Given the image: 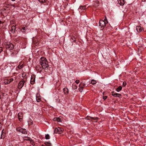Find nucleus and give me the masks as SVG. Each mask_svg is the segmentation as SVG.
<instances>
[{"label": "nucleus", "mask_w": 146, "mask_h": 146, "mask_svg": "<svg viewBox=\"0 0 146 146\" xmlns=\"http://www.w3.org/2000/svg\"><path fill=\"white\" fill-rule=\"evenodd\" d=\"M40 63L42 68L45 70L48 69V64L46 59L44 57H42L40 60Z\"/></svg>", "instance_id": "f257e3e1"}, {"label": "nucleus", "mask_w": 146, "mask_h": 146, "mask_svg": "<svg viewBox=\"0 0 146 146\" xmlns=\"http://www.w3.org/2000/svg\"><path fill=\"white\" fill-rule=\"evenodd\" d=\"M5 45L6 48L9 50H12L14 48L13 44L12 43L9 42H6L5 43Z\"/></svg>", "instance_id": "f03ea898"}, {"label": "nucleus", "mask_w": 146, "mask_h": 146, "mask_svg": "<svg viewBox=\"0 0 146 146\" xmlns=\"http://www.w3.org/2000/svg\"><path fill=\"white\" fill-rule=\"evenodd\" d=\"M27 78H25L22 79V80L20 81L18 84V88L19 89L21 88L24 85L25 83L27 82Z\"/></svg>", "instance_id": "7ed1b4c3"}, {"label": "nucleus", "mask_w": 146, "mask_h": 146, "mask_svg": "<svg viewBox=\"0 0 146 146\" xmlns=\"http://www.w3.org/2000/svg\"><path fill=\"white\" fill-rule=\"evenodd\" d=\"M108 21H105L102 20H100L99 22V25L101 27V28L103 29L106 26V24L108 23Z\"/></svg>", "instance_id": "20e7f679"}, {"label": "nucleus", "mask_w": 146, "mask_h": 146, "mask_svg": "<svg viewBox=\"0 0 146 146\" xmlns=\"http://www.w3.org/2000/svg\"><path fill=\"white\" fill-rule=\"evenodd\" d=\"M16 129L17 131H19L23 134H27V131L25 129H23L21 127H18Z\"/></svg>", "instance_id": "39448f33"}, {"label": "nucleus", "mask_w": 146, "mask_h": 146, "mask_svg": "<svg viewBox=\"0 0 146 146\" xmlns=\"http://www.w3.org/2000/svg\"><path fill=\"white\" fill-rule=\"evenodd\" d=\"M86 85L84 83H83L82 82H81L79 85V91L81 92H82L84 88L85 87Z\"/></svg>", "instance_id": "423d86ee"}, {"label": "nucleus", "mask_w": 146, "mask_h": 146, "mask_svg": "<svg viewBox=\"0 0 146 146\" xmlns=\"http://www.w3.org/2000/svg\"><path fill=\"white\" fill-rule=\"evenodd\" d=\"M63 130H62L59 127L56 128L54 130V132L55 133H61L62 132Z\"/></svg>", "instance_id": "0eeeda50"}, {"label": "nucleus", "mask_w": 146, "mask_h": 146, "mask_svg": "<svg viewBox=\"0 0 146 146\" xmlns=\"http://www.w3.org/2000/svg\"><path fill=\"white\" fill-rule=\"evenodd\" d=\"M35 76L34 75H32L31 76L30 83L32 84H33L35 82Z\"/></svg>", "instance_id": "6e6552de"}, {"label": "nucleus", "mask_w": 146, "mask_h": 146, "mask_svg": "<svg viewBox=\"0 0 146 146\" xmlns=\"http://www.w3.org/2000/svg\"><path fill=\"white\" fill-rule=\"evenodd\" d=\"M112 95L115 97H117L119 98H121V94L118 93H115L114 91H112L111 92Z\"/></svg>", "instance_id": "1a4fd4ad"}, {"label": "nucleus", "mask_w": 146, "mask_h": 146, "mask_svg": "<svg viewBox=\"0 0 146 146\" xmlns=\"http://www.w3.org/2000/svg\"><path fill=\"white\" fill-rule=\"evenodd\" d=\"M36 99L38 102H39L41 101V97L39 94L37 93L36 95Z\"/></svg>", "instance_id": "9d476101"}, {"label": "nucleus", "mask_w": 146, "mask_h": 146, "mask_svg": "<svg viewBox=\"0 0 146 146\" xmlns=\"http://www.w3.org/2000/svg\"><path fill=\"white\" fill-rule=\"evenodd\" d=\"M33 43L36 46L38 45L39 42L37 38H35L33 40Z\"/></svg>", "instance_id": "9b49d317"}, {"label": "nucleus", "mask_w": 146, "mask_h": 146, "mask_svg": "<svg viewBox=\"0 0 146 146\" xmlns=\"http://www.w3.org/2000/svg\"><path fill=\"white\" fill-rule=\"evenodd\" d=\"M18 116L19 120L21 121L22 120V117L23 116L22 113V112L19 113L18 114Z\"/></svg>", "instance_id": "f8f14e48"}, {"label": "nucleus", "mask_w": 146, "mask_h": 146, "mask_svg": "<svg viewBox=\"0 0 146 146\" xmlns=\"http://www.w3.org/2000/svg\"><path fill=\"white\" fill-rule=\"evenodd\" d=\"M63 92L65 95H67L69 93V90L67 88H65L63 89Z\"/></svg>", "instance_id": "ddd939ff"}, {"label": "nucleus", "mask_w": 146, "mask_h": 146, "mask_svg": "<svg viewBox=\"0 0 146 146\" xmlns=\"http://www.w3.org/2000/svg\"><path fill=\"white\" fill-rule=\"evenodd\" d=\"M118 3L121 5H123L125 3L124 0H118Z\"/></svg>", "instance_id": "4468645a"}, {"label": "nucleus", "mask_w": 146, "mask_h": 146, "mask_svg": "<svg viewBox=\"0 0 146 146\" xmlns=\"http://www.w3.org/2000/svg\"><path fill=\"white\" fill-rule=\"evenodd\" d=\"M36 70L38 71H41L42 70V68L39 65H37L36 67Z\"/></svg>", "instance_id": "2eb2a0df"}, {"label": "nucleus", "mask_w": 146, "mask_h": 146, "mask_svg": "<svg viewBox=\"0 0 146 146\" xmlns=\"http://www.w3.org/2000/svg\"><path fill=\"white\" fill-rule=\"evenodd\" d=\"M16 26H13L11 28V31L12 33H14L16 29Z\"/></svg>", "instance_id": "dca6fc26"}, {"label": "nucleus", "mask_w": 146, "mask_h": 146, "mask_svg": "<svg viewBox=\"0 0 146 146\" xmlns=\"http://www.w3.org/2000/svg\"><path fill=\"white\" fill-rule=\"evenodd\" d=\"M53 120L54 121H57V122H60L61 121V119L59 117H55L54 118Z\"/></svg>", "instance_id": "f3484780"}, {"label": "nucleus", "mask_w": 146, "mask_h": 146, "mask_svg": "<svg viewBox=\"0 0 146 146\" xmlns=\"http://www.w3.org/2000/svg\"><path fill=\"white\" fill-rule=\"evenodd\" d=\"M86 7L85 6H81L80 7L78 8V10L79 12L80 11H81L82 10H84L86 9Z\"/></svg>", "instance_id": "a211bd4d"}, {"label": "nucleus", "mask_w": 146, "mask_h": 146, "mask_svg": "<svg viewBox=\"0 0 146 146\" xmlns=\"http://www.w3.org/2000/svg\"><path fill=\"white\" fill-rule=\"evenodd\" d=\"M136 29H137V31L138 32L141 31L142 30V29H141V27L140 26L137 27Z\"/></svg>", "instance_id": "6ab92c4d"}, {"label": "nucleus", "mask_w": 146, "mask_h": 146, "mask_svg": "<svg viewBox=\"0 0 146 146\" xmlns=\"http://www.w3.org/2000/svg\"><path fill=\"white\" fill-rule=\"evenodd\" d=\"M25 26L24 25L23 27H22V29H21V31L22 32H25V31L26 30V29L27 28V27L26 26Z\"/></svg>", "instance_id": "aec40b11"}, {"label": "nucleus", "mask_w": 146, "mask_h": 146, "mask_svg": "<svg viewBox=\"0 0 146 146\" xmlns=\"http://www.w3.org/2000/svg\"><path fill=\"white\" fill-rule=\"evenodd\" d=\"M122 87L121 86H119L118 87V88H117V89H116V90L117 92H119L122 90Z\"/></svg>", "instance_id": "412c9836"}, {"label": "nucleus", "mask_w": 146, "mask_h": 146, "mask_svg": "<svg viewBox=\"0 0 146 146\" xmlns=\"http://www.w3.org/2000/svg\"><path fill=\"white\" fill-rule=\"evenodd\" d=\"M4 83L5 84L10 83L9 80L8 79H5L4 80Z\"/></svg>", "instance_id": "4be33fe9"}, {"label": "nucleus", "mask_w": 146, "mask_h": 146, "mask_svg": "<svg viewBox=\"0 0 146 146\" xmlns=\"http://www.w3.org/2000/svg\"><path fill=\"white\" fill-rule=\"evenodd\" d=\"M73 89L75 90L77 88V86L75 84H72V88Z\"/></svg>", "instance_id": "5701e85b"}, {"label": "nucleus", "mask_w": 146, "mask_h": 146, "mask_svg": "<svg viewBox=\"0 0 146 146\" xmlns=\"http://www.w3.org/2000/svg\"><path fill=\"white\" fill-rule=\"evenodd\" d=\"M44 144L48 146H51V143L49 142H46L44 143Z\"/></svg>", "instance_id": "b1692460"}, {"label": "nucleus", "mask_w": 146, "mask_h": 146, "mask_svg": "<svg viewBox=\"0 0 146 146\" xmlns=\"http://www.w3.org/2000/svg\"><path fill=\"white\" fill-rule=\"evenodd\" d=\"M96 83V81L94 80H91V83L93 85H94Z\"/></svg>", "instance_id": "393cba45"}, {"label": "nucleus", "mask_w": 146, "mask_h": 146, "mask_svg": "<svg viewBox=\"0 0 146 146\" xmlns=\"http://www.w3.org/2000/svg\"><path fill=\"white\" fill-rule=\"evenodd\" d=\"M4 129L2 131V135H1V137L4 138L5 137V133L4 132Z\"/></svg>", "instance_id": "a878e982"}, {"label": "nucleus", "mask_w": 146, "mask_h": 146, "mask_svg": "<svg viewBox=\"0 0 146 146\" xmlns=\"http://www.w3.org/2000/svg\"><path fill=\"white\" fill-rule=\"evenodd\" d=\"M22 76L23 78H26L27 77V74L26 73H23L22 74Z\"/></svg>", "instance_id": "bb28decb"}, {"label": "nucleus", "mask_w": 146, "mask_h": 146, "mask_svg": "<svg viewBox=\"0 0 146 146\" xmlns=\"http://www.w3.org/2000/svg\"><path fill=\"white\" fill-rule=\"evenodd\" d=\"M50 138V137L49 135L47 134L45 135V138L46 139H49Z\"/></svg>", "instance_id": "cd10ccee"}, {"label": "nucleus", "mask_w": 146, "mask_h": 146, "mask_svg": "<svg viewBox=\"0 0 146 146\" xmlns=\"http://www.w3.org/2000/svg\"><path fill=\"white\" fill-rule=\"evenodd\" d=\"M76 38L75 36H72V37H71V39L72 40H73V41H74V42H75L76 41Z\"/></svg>", "instance_id": "c85d7f7f"}, {"label": "nucleus", "mask_w": 146, "mask_h": 146, "mask_svg": "<svg viewBox=\"0 0 146 146\" xmlns=\"http://www.w3.org/2000/svg\"><path fill=\"white\" fill-rule=\"evenodd\" d=\"M23 65L22 64L21 65L20 64L18 66V67L19 69H21L23 68Z\"/></svg>", "instance_id": "c756f323"}, {"label": "nucleus", "mask_w": 146, "mask_h": 146, "mask_svg": "<svg viewBox=\"0 0 146 146\" xmlns=\"http://www.w3.org/2000/svg\"><path fill=\"white\" fill-rule=\"evenodd\" d=\"M28 123H29V124L30 125H31L33 124V121L32 120H30L29 121Z\"/></svg>", "instance_id": "7c9ffc66"}, {"label": "nucleus", "mask_w": 146, "mask_h": 146, "mask_svg": "<svg viewBox=\"0 0 146 146\" xmlns=\"http://www.w3.org/2000/svg\"><path fill=\"white\" fill-rule=\"evenodd\" d=\"M90 118L91 119H94L95 120H97L98 119V118L97 117H90Z\"/></svg>", "instance_id": "2f4dec72"}, {"label": "nucleus", "mask_w": 146, "mask_h": 146, "mask_svg": "<svg viewBox=\"0 0 146 146\" xmlns=\"http://www.w3.org/2000/svg\"><path fill=\"white\" fill-rule=\"evenodd\" d=\"M40 2L41 3H44L46 2V0H39Z\"/></svg>", "instance_id": "473e14b6"}, {"label": "nucleus", "mask_w": 146, "mask_h": 146, "mask_svg": "<svg viewBox=\"0 0 146 146\" xmlns=\"http://www.w3.org/2000/svg\"><path fill=\"white\" fill-rule=\"evenodd\" d=\"M25 139H24V140H30V138L29 137H25Z\"/></svg>", "instance_id": "72a5a7b5"}, {"label": "nucleus", "mask_w": 146, "mask_h": 146, "mask_svg": "<svg viewBox=\"0 0 146 146\" xmlns=\"http://www.w3.org/2000/svg\"><path fill=\"white\" fill-rule=\"evenodd\" d=\"M126 84V82L124 81L123 82V85L124 86H125Z\"/></svg>", "instance_id": "f704fd0d"}, {"label": "nucleus", "mask_w": 146, "mask_h": 146, "mask_svg": "<svg viewBox=\"0 0 146 146\" xmlns=\"http://www.w3.org/2000/svg\"><path fill=\"white\" fill-rule=\"evenodd\" d=\"M107 96H103V99L104 100H105L107 98Z\"/></svg>", "instance_id": "c9c22d12"}, {"label": "nucleus", "mask_w": 146, "mask_h": 146, "mask_svg": "<svg viewBox=\"0 0 146 146\" xmlns=\"http://www.w3.org/2000/svg\"><path fill=\"white\" fill-rule=\"evenodd\" d=\"M79 82L80 81L79 80H77L75 81V82L77 84H78Z\"/></svg>", "instance_id": "e433bc0d"}, {"label": "nucleus", "mask_w": 146, "mask_h": 146, "mask_svg": "<svg viewBox=\"0 0 146 146\" xmlns=\"http://www.w3.org/2000/svg\"><path fill=\"white\" fill-rule=\"evenodd\" d=\"M9 80V81L10 82V83L11 82H12V81H13V78H11Z\"/></svg>", "instance_id": "4c0bfd02"}, {"label": "nucleus", "mask_w": 146, "mask_h": 146, "mask_svg": "<svg viewBox=\"0 0 146 146\" xmlns=\"http://www.w3.org/2000/svg\"><path fill=\"white\" fill-rule=\"evenodd\" d=\"M30 142L33 145H34L35 144L34 142L32 140Z\"/></svg>", "instance_id": "58836bf2"}, {"label": "nucleus", "mask_w": 146, "mask_h": 146, "mask_svg": "<svg viewBox=\"0 0 146 146\" xmlns=\"http://www.w3.org/2000/svg\"><path fill=\"white\" fill-rule=\"evenodd\" d=\"M3 51V48L2 47H0V53Z\"/></svg>", "instance_id": "ea45409f"}, {"label": "nucleus", "mask_w": 146, "mask_h": 146, "mask_svg": "<svg viewBox=\"0 0 146 146\" xmlns=\"http://www.w3.org/2000/svg\"><path fill=\"white\" fill-rule=\"evenodd\" d=\"M86 119L87 120H90V119H90V117H86Z\"/></svg>", "instance_id": "a19ab883"}, {"label": "nucleus", "mask_w": 146, "mask_h": 146, "mask_svg": "<svg viewBox=\"0 0 146 146\" xmlns=\"http://www.w3.org/2000/svg\"><path fill=\"white\" fill-rule=\"evenodd\" d=\"M104 21H108L107 19V18H106V17H105V18L104 19Z\"/></svg>", "instance_id": "79ce46f5"}, {"label": "nucleus", "mask_w": 146, "mask_h": 146, "mask_svg": "<svg viewBox=\"0 0 146 146\" xmlns=\"http://www.w3.org/2000/svg\"><path fill=\"white\" fill-rule=\"evenodd\" d=\"M11 5L12 6H13L14 7H15V5L14 4H11Z\"/></svg>", "instance_id": "37998d69"}, {"label": "nucleus", "mask_w": 146, "mask_h": 146, "mask_svg": "<svg viewBox=\"0 0 146 146\" xmlns=\"http://www.w3.org/2000/svg\"><path fill=\"white\" fill-rule=\"evenodd\" d=\"M142 1L145 2L146 1V0H142Z\"/></svg>", "instance_id": "c03bdc74"}, {"label": "nucleus", "mask_w": 146, "mask_h": 146, "mask_svg": "<svg viewBox=\"0 0 146 146\" xmlns=\"http://www.w3.org/2000/svg\"><path fill=\"white\" fill-rule=\"evenodd\" d=\"M2 23V21L0 20V24L1 23Z\"/></svg>", "instance_id": "a18cd8bd"}, {"label": "nucleus", "mask_w": 146, "mask_h": 146, "mask_svg": "<svg viewBox=\"0 0 146 146\" xmlns=\"http://www.w3.org/2000/svg\"><path fill=\"white\" fill-rule=\"evenodd\" d=\"M12 1H15V0H11Z\"/></svg>", "instance_id": "49530a36"}, {"label": "nucleus", "mask_w": 146, "mask_h": 146, "mask_svg": "<svg viewBox=\"0 0 146 146\" xmlns=\"http://www.w3.org/2000/svg\"><path fill=\"white\" fill-rule=\"evenodd\" d=\"M1 98V96L0 95V99Z\"/></svg>", "instance_id": "de8ad7c7"}, {"label": "nucleus", "mask_w": 146, "mask_h": 146, "mask_svg": "<svg viewBox=\"0 0 146 146\" xmlns=\"http://www.w3.org/2000/svg\"><path fill=\"white\" fill-rule=\"evenodd\" d=\"M1 39H0V44H1Z\"/></svg>", "instance_id": "09e8293b"}, {"label": "nucleus", "mask_w": 146, "mask_h": 146, "mask_svg": "<svg viewBox=\"0 0 146 146\" xmlns=\"http://www.w3.org/2000/svg\"><path fill=\"white\" fill-rule=\"evenodd\" d=\"M41 146H44V145H41Z\"/></svg>", "instance_id": "8fccbe9b"}]
</instances>
